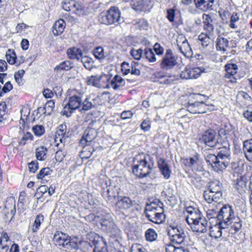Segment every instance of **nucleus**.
<instances>
[{"label": "nucleus", "instance_id": "nucleus-7", "mask_svg": "<svg viewBox=\"0 0 252 252\" xmlns=\"http://www.w3.org/2000/svg\"><path fill=\"white\" fill-rule=\"evenodd\" d=\"M82 102V96L80 95H73L69 98L68 103L64 107L62 113L67 117L71 116L73 111L80 109Z\"/></svg>", "mask_w": 252, "mask_h": 252}, {"label": "nucleus", "instance_id": "nucleus-35", "mask_svg": "<svg viewBox=\"0 0 252 252\" xmlns=\"http://www.w3.org/2000/svg\"><path fill=\"white\" fill-rule=\"evenodd\" d=\"M145 236L147 241L153 242L157 240L158 234L153 228H149L145 232Z\"/></svg>", "mask_w": 252, "mask_h": 252}, {"label": "nucleus", "instance_id": "nucleus-62", "mask_svg": "<svg viewBox=\"0 0 252 252\" xmlns=\"http://www.w3.org/2000/svg\"><path fill=\"white\" fill-rule=\"evenodd\" d=\"M141 128L144 131H148L150 129L151 123L150 120L147 118L144 120L140 125Z\"/></svg>", "mask_w": 252, "mask_h": 252}, {"label": "nucleus", "instance_id": "nucleus-56", "mask_svg": "<svg viewBox=\"0 0 252 252\" xmlns=\"http://www.w3.org/2000/svg\"><path fill=\"white\" fill-rule=\"evenodd\" d=\"M130 55L137 60H139L143 58V50L140 48L139 49H132L130 52Z\"/></svg>", "mask_w": 252, "mask_h": 252}, {"label": "nucleus", "instance_id": "nucleus-20", "mask_svg": "<svg viewBox=\"0 0 252 252\" xmlns=\"http://www.w3.org/2000/svg\"><path fill=\"white\" fill-rule=\"evenodd\" d=\"M229 41L227 39L220 35H218L216 41V48L217 51H222L223 53L226 51L228 46Z\"/></svg>", "mask_w": 252, "mask_h": 252}, {"label": "nucleus", "instance_id": "nucleus-61", "mask_svg": "<svg viewBox=\"0 0 252 252\" xmlns=\"http://www.w3.org/2000/svg\"><path fill=\"white\" fill-rule=\"evenodd\" d=\"M243 151L244 152L252 151V138L244 141Z\"/></svg>", "mask_w": 252, "mask_h": 252}, {"label": "nucleus", "instance_id": "nucleus-1", "mask_svg": "<svg viewBox=\"0 0 252 252\" xmlns=\"http://www.w3.org/2000/svg\"><path fill=\"white\" fill-rule=\"evenodd\" d=\"M132 173L139 178H144L149 175L154 167L153 157L144 153L137 155L133 159Z\"/></svg>", "mask_w": 252, "mask_h": 252}, {"label": "nucleus", "instance_id": "nucleus-6", "mask_svg": "<svg viewBox=\"0 0 252 252\" xmlns=\"http://www.w3.org/2000/svg\"><path fill=\"white\" fill-rule=\"evenodd\" d=\"M219 151L217 154L219 160L220 161L223 170L227 167L230 161V144L227 141L221 143V146L218 147Z\"/></svg>", "mask_w": 252, "mask_h": 252}, {"label": "nucleus", "instance_id": "nucleus-42", "mask_svg": "<svg viewBox=\"0 0 252 252\" xmlns=\"http://www.w3.org/2000/svg\"><path fill=\"white\" fill-rule=\"evenodd\" d=\"M47 149L44 147H39L36 149V157L38 160H44Z\"/></svg>", "mask_w": 252, "mask_h": 252}, {"label": "nucleus", "instance_id": "nucleus-33", "mask_svg": "<svg viewBox=\"0 0 252 252\" xmlns=\"http://www.w3.org/2000/svg\"><path fill=\"white\" fill-rule=\"evenodd\" d=\"M186 234L185 231H182L181 233H179L175 236H171L170 237L171 241L176 244H183L185 239Z\"/></svg>", "mask_w": 252, "mask_h": 252}, {"label": "nucleus", "instance_id": "nucleus-13", "mask_svg": "<svg viewBox=\"0 0 252 252\" xmlns=\"http://www.w3.org/2000/svg\"><path fill=\"white\" fill-rule=\"evenodd\" d=\"M97 132L96 130L93 128L88 127L85 130L81 140L80 143L82 145H87L94 140L96 137Z\"/></svg>", "mask_w": 252, "mask_h": 252}, {"label": "nucleus", "instance_id": "nucleus-37", "mask_svg": "<svg viewBox=\"0 0 252 252\" xmlns=\"http://www.w3.org/2000/svg\"><path fill=\"white\" fill-rule=\"evenodd\" d=\"M80 61L87 69L90 70L94 66V61L93 59L88 56L83 57Z\"/></svg>", "mask_w": 252, "mask_h": 252}, {"label": "nucleus", "instance_id": "nucleus-64", "mask_svg": "<svg viewBox=\"0 0 252 252\" xmlns=\"http://www.w3.org/2000/svg\"><path fill=\"white\" fill-rule=\"evenodd\" d=\"M153 49L158 55H162L164 52V48L158 43L155 44Z\"/></svg>", "mask_w": 252, "mask_h": 252}, {"label": "nucleus", "instance_id": "nucleus-47", "mask_svg": "<svg viewBox=\"0 0 252 252\" xmlns=\"http://www.w3.org/2000/svg\"><path fill=\"white\" fill-rule=\"evenodd\" d=\"M139 65V63L138 62H132L131 63L130 72L131 74L136 76H139L141 74Z\"/></svg>", "mask_w": 252, "mask_h": 252}, {"label": "nucleus", "instance_id": "nucleus-19", "mask_svg": "<svg viewBox=\"0 0 252 252\" xmlns=\"http://www.w3.org/2000/svg\"><path fill=\"white\" fill-rule=\"evenodd\" d=\"M203 23L204 24V29L210 34H213L214 31V26L212 24L213 20L211 17L206 14L202 15Z\"/></svg>", "mask_w": 252, "mask_h": 252}, {"label": "nucleus", "instance_id": "nucleus-44", "mask_svg": "<svg viewBox=\"0 0 252 252\" xmlns=\"http://www.w3.org/2000/svg\"><path fill=\"white\" fill-rule=\"evenodd\" d=\"M6 58L7 62L11 64H14L16 63L17 56L15 52L11 49H8L6 54Z\"/></svg>", "mask_w": 252, "mask_h": 252}, {"label": "nucleus", "instance_id": "nucleus-4", "mask_svg": "<svg viewBox=\"0 0 252 252\" xmlns=\"http://www.w3.org/2000/svg\"><path fill=\"white\" fill-rule=\"evenodd\" d=\"M186 211L188 214L186 218L187 222L190 225L191 229L198 231V220H200L202 225L206 222V218L204 217L200 211L196 208L192 206H189L186 208Z\"/></svg>", "mask_w": 252, "mask_h": 252}, {"label": "nucleus", "instance_id": "nucleus-55", "mask_svg": "<svg viewBox=\"0 0 252 252\" xmlns=\"http://www.w3.org/2000/svg\"><path fill=\"white\" fill-rule=\"evenodd\" d=\"M225 70L228 73L235 74L238 70V66L235 63H227L225 65Z\"/></svg>", "mask_w": 252, "mask_h": 252}, {"label": "nucleus", "instance_id": "nucleus-57", "mask_svg": "<svg viewBox=\"0 0 252 252\" xmlns=\"http://www.w3.org/2000/svg\"><path fill=\"white\" fill-rule=\"evenodd\" d=\"M190 71L191 73L193 72V78H197L200 76L201 73L206 72V68L203 66L194 67L190 69Z\"/></svg>", "mask_w": 252, "mask_h": 252}, {"label": "nucleus", "instance_id": "nucleus-40", "mask_svg": "<svg viewBox=\"0 0 252 252\" xmlns=\"http://www.w3.org/2000/svg\"><path fill=\"white\" fill-rule=\"evenodd\" d=\"M235 188L239 192L244 191L245 189L247 188V182L246 179L244 178L237 179V182L235 183Z\"/></svg>", "mask_w": 252, "mask_h": 252}, {"label": "nucleus", "instance_id": "nucleus-43", "mask_svg": "<svg viewBox=\"0 0 252 252\" xmlns=\"http://www.w3.org/2000/svg\"><path fill=\"white\" fill-rule=\"evenodd\" d=\"M55 107V102L53 100L48 101L44 107H43L42 112H47V115L50 116L53 111Z\"/></svg>", "mask_w": 252, "mask_h": 252}, {"label": "nucleus", "instance_id": "nucleus-50", "mask_svg": "<svg viewBox=\"0 0 252 252\" xmlns=\"http://www.w3.org/2000/svg\"><path fill=\"white\" fill-rule=\"evenodd\" d=\"M93 53L95 58L99 60H103L105 58L104 50L100 46L95 48L93 51Z\"/></svg>", "mask_w": 252, "mask_h": 252}, {"label": "nucleus", "instance_id": "nucleus-8", "mask_svg": "<svg viewBox=\"0 0 252 252\" xmlns=\"http://www.w3.org/2000/svg\"><path fill=\"white\" fill-rule=\"evenodd\" d=\"M220 136L217 132L213 129H209L205 131L199 138V141L206 146L214 147L220 145L218 137Z\"/></svg>", "mask_w": 252, "mask_h": 252}, {"label": "nucleus", "instance_id": "nucleus-29", "mask_svg": "<svg viewBox=\"0 0 252 252\" xmlns=\"http://www.w3.org/2000/svg\"><path fill=\"white\" fill-rule=\"evenodd\" d=\"M100 224L102 226L105 227V229L110 232H111L112 229H114L115 226L113 219L110 216H107V218L101 219L100 220Z\"/></svg>", "mask_w": 252, "mask_h": 252}, {"label": "nucleus", "instance_id": "nucleus-48", "mask_svg": "<svg viewBox=\"0 0 252 252\" xmlns=\"http://www.w3.org/2000/svg\"><path fill=\"white\" fill-rule=\"evenodd\" d=\"M100 79V77L97 75H92L87 77L86 82L88 85L96 86L98 84Z\"/></svg>", "mask_w": 252, "mask_h": 252}, {"label": "nucleus", "instance_id": "nucleus-58", "mask_svg": "<svg viewBox=\"0 0 252 252\" xmlns=\"http://www.w3.org/2000/svg\"><path fill=\"white\" fill-rule=\"evenodd\" d=\"M193 72L191 73L190 69H187L182 71L180 74V78L183 79H189L193 78Z\"/></svg>", "mask_w": 252, "mask_h": 252}, {"label": "nucleus", "instance_id": "nucleus-27", "mask_svg": "<svg viewBox=\"0 0 252 252\" xmlns=\"http://www.w3.org/2000/svg\"><path fill=\"white\" fill-rule=\"evenodd\" d=\"M74 67V65L72 62L70 61H64L57 65L55 67L54 70L57 72L62 70L68 71Z\"/></svg>", "mask_w": 252, "mask_h": 252}, {"label": "nucleus", "instance_id": "nucleus-3", "mask_svg": "<svg viewBox=\"0 0 252 252\" xmlns=\"http://www.w3.org/2000/svg\"><path fill=\"white\" fill-rule=\"evenodd\" d=\"M222 185L218 180H215L209 183V191H205L203 196L205 200L209 204L217 203L222 199Z\"/></svg>", "mask_w": 252, "mask_h": 252}, {"label": "nucleus", "instance_id": "nucleus-46", "mask_svg": "<svg viewBox=\"0 0 252 252\" xmlns=\"http://www.w3.org/2000/svg\"><path fill=\"white\" fill-rule=\"evenodd\" d=\"M182 231H184L181 226H170L168 230V234L169 237L171 236H175L178 234L179 233H181Z\"/></svg>", "mask_w": 252, "mask_h": 252}, {"label": "nucleus", "instance_id": "nucleus-16", "mask_svg": "<svg viewBox=\"0 0 252 252\" xmlns=\"http://www.w3.org/2000/svg\"><path fill=\"white\" fill-rule=\"evenodd\" d=\"M93 244L94 247L93 252H108L106 242L99 236H96L94 238Z\"/></svg>", "mask_w": 252, "mask_h": 252}, {"label": "nucleus", "instance_id": "nucleus-26", "mask_svg": "<svg viewBox=\"0 0 252 252\" xmlns=\"http://www.w3.org/2000/svg\"><path fill=\"white\" fill-rule=\"evenodd\" d=\"M125 81L120 76L116 75L112 80L110 85L115 90H120L125 85Z\"/></svg>", "mask_w": 252, "mask_h": 252}, {"label": "nucleus", "instance_id": "nucleus-53", "mask_svg": "<svg viewBox=\"0 0 252 252\" xmlns=\"http://www.w3.org/2000/svg\"><path fill=\"white\" fill-rule=\"evenodd\" d=\"M235 220L233 222V224L231 225V228L232 230L234 232H231V233H235L238 232L242 226V220L239 218L234 219Z\"/></svg>", "mask_w": 252, "mask_h": 252}, {"label": "nucleus", "instance_id": "nucleus-5", "mask_svg": "<svg viewBox=\"0 0 252 252\" xmlns=\"http://www.w3.org/2000/svg\"><path fill=\"white\" fill-rule=\"evenodd\" d=\"M235 219V215L232 207L229 205H222L219 207L218 213V221L221 227H227L231 223V220Z\"/></svg>", "mask_w": 252, "mask_h": 252}, {"label": "nucleus", "instance_id": "nucleus-54", "mask_svg": "<svg viewBox=\"0 0 252 252\" xmlns=\"http://www.w3.org/2000/svg\"><path fill=\"white\" fill-rule=\"evenodd\" d=\"M85 11V6L82 3L75 1L73 12L78 15H81L84 14Z\"/></svg>", "mask_w": 252, "mask_h": 252}, {"label": "nucleus", "instance_id": "nucleus-31", "mask_svg": "<svg viewBox=\"0 0 252 252\" xmlns=\"http://www.w3.org/2000/svg\"><path fill=\"white\" fill-rule=\"evenodd\" d=\"M210 35L211 34L207 32V33L202 32L198 36V39L203 47H207L210 44L211 40Z\"/></svg>", "mask_w": 252, "mask_h": 252}, {"label": "nucleus", "instance_id": "nucleus-51", "mask_svg": "<svg viewBox=\"0 0 252 252\" xmlns=\"http://www.w3.org/2000/svg\"><path fill=\"white\" fill-rule=\"evenodd\" d=\"M75 0H66L63 2V8L66 11H73L74 5H75Z\"/></svg>", "mask_w": 252, "mask_h": 252}, {"label": "nucleus", "instance_id": "nucleus-11", "mask_svg": "<svg viewBox=\"0 0 252 252\" xmlns=\"http://www.w3.org/2000/svg\"><path fill=\"white\" fill-rule=\"evenodd\" d=\"M158 166L163 178L167 180L170 178L171 170L169 165L164 158L157 159Z\"/></svg>", "mask_w": 252, "mask_h": 252}, {"label": "nucleus", "instance_id": "nucleus-30", "mask_svg": "<svg viewBox=\"0 0 252 252\" xmlns=\"http://www.w3.org/2000/svg\"><path fill=\"white\" fill-rule=\"evenodd\" d=\"M66 126L61 125L59 127L58 130L56 132L55 135V141H59L61 143L63 142V140H65V135L66 133Z\"/></svg>", "mask_w": 252, "mask_h": 252}, {"label": "nucleus", "instance_id": "nucleus-14", "mask_svg": "<svg viewBox=\"0 0 252 252\" xmlns=\"http://www.w3.org/2000/svg\"><path fill=\"white\" fill-rule=\"evenodd\" d=\"M134 202V200H131L127 196H117V202L115 205L121 209L127 210L130 209Z\"/></svg>", "mask_w": 252, "mask_h": 252}, {"label": "nucleus", "instance_id": "nucleus-52", "mask_svg": "<svg viewBox=\"0 0 252 252\" xmlns=\"http://www.w3.org/2000/svg\"><path fill=\"white\" fill-rule=\"evenodd\" d=\"M51 172L52 170L49 167L43 168L40 170L39 173L37 175V179H41L43 181L42 183H44L43 182L44 178L46 176L50 175Z\"/></svg>", "mask_w": 252, "mask_h": 252}, {"label": "nucleus", "instance_id": "nucleus-32", "mask_svg": "<svg viewBox=\"0 0 252 252\" xmlns=\"http://www.w3.org/2000/svg\"><path fill=\"white\" fill-rule=\"evenodd\" d=\"M143 58H145L150 63H154L157 61L156 55L153 49L150 48L145 49Z\"/></svg>", "mask_w": 252, "mask_h": 252}, {"label": "nucleus", "instance_id": "nucleus-10", "mask_svg": "<svg viewBox=\"0 0 252 252\" xmlns=\"http://www.w3.org/2000/svg\"><path fill=\"white\" fill-rule=\"evenodd\" d=\"M209 109L208 106L203 101H195L191 102L189 101L188 110L192 114H203L206 113Z\"/></svg>", "mask_w": 252, "mask_h": 252}, {"label": "nucleus", "instance_id": "nucleus-63", "mask_svg": "<svg viewBox=\"0 0 252 252\" xmlns=\"http://www.w3.org/2000/svg\"><path fill=\"white\" fill-rule=\"evenodd\" d=\"M121 70L124 75H127L130 72V67L129 63L126 62H124L121 64Z\"/></svg>", "mask_w": 252, "mask_h": 252}, {"label": "nucleus", "instance_id": "nucleus-39", "mask_svg": "<svg viewBox=\"0 0 252 252\" xmlns=\"http://www.w3.org/2000/svg\"><path fill=\"white\" fill-rule=\"evenodd\" d=\"M63 247L66 250L70 251L77 249L78 245L76 242L71 240L70 237L69 236L68 238H67V241H66Z\"/></svg>", "mask_w": 252, "mask_h": 252}, {"label": "nucleus", "instance_id": "nucleus-41", "mask_svg": "<svg viewBox=\"0 0 252 252\" xmlns=\"http://www.w3.org/2000/svg\"><path fill=\"white\" fill-rule=\"evenodd\" d=\"M158 212V210H155L153 207H146L144 210V213L146 218L149 220L151 221V220H153V218L156 216V214Z\"/></svg>", "mask_w": 252, "mask_h": 252}, {"label": "nucleus", "instance_id": "nucleus-34", "mask_svg": "<svg viewBox=\"0 0 252 252\" xmlns=\"http://www.w3.org/2000/svg\"><path fill=\"white\" fill-rule=\"evenodd\" d=\"M134 25L135 26L136 28H138L140 31L141 30H148L149 26V23L147 20L144 19H140L135 21Z\"/></svg>", "mask_w": 252, "mask_h": 252}, {"label": "nucleus", "instance_id": "nucleus-15", "mask_svg": "<svg viewBox=\"0 0 252 252\" xmlns=\"http://www.w3.org/2000/svg\"><path fill=\"white\" fill-rule=\"evenodd\" d=\"M194 2L196 7L203 11L213 9L214 0H194Z\"/></svg>", "mask_w": 252, "mask_h": 252}, {"label": "nucleus", "instance_id": "nucleus-36", "mask_svg": "<svg viewBox=\"0 0 252 252\" xmlns=\"http://www.w3.org/2000/svg\"><path fill=\"white\" fill-rule=\"evenodd\" d=\"M44 220V216L41 214L37 215L34 220L32 231L33 233H36L39 229L41 223Z\"/></svg>", "mask_w": 252, "mask_h": 252}, {"label": "nucleus", "instance_id": "nucleus-9", "mask_svg": "<svg viewBox=\"0 0 252 252\" xmlns=\"http://www.w3.org/2000/svg\"><path fill=\"white\" fill-rule=\"evenodd\" d=\"M177 63L172 50L168 49L163 56L160 63V67L163 70H168L172 68Z\"/></svg>", "mask_w": 252, "mask_h": 252}, {"label": "nucleus", "instance_id": "nucleus-28", "mask_svg": "<svg viewBox=\"0 0 252 252\" xmlns=\"http://www.w3.org/2000/svg\"><path fill=\"white\" fill-rule=\"evenodd\" d=\"M137 6L140 10L149 11L153 7V4L151 0H139L137 2Z\"/></svg>", "mask_w": 252, "mask_h": 252}, {"label": "nucleus", "instance_id": "nucleus-21", "mask_svg": "<svg viewBox=\"0 0 252 252\" xmlns=\"http://www.w3.org/2000/svg\"><path fill=\"white\" fill-rule=\"evenodd\" d=\"M210 236L215 239L220 238L222 235V229H224L227 227H221L220 222H217L214 226H210Z\"/></svg>", "mask_w": 252, "mask_h": 252}, {"label": "nucleus", "instance_id": "nucleus-25", "mask_svg": "<svg viewBox=\"0 0 252 252\" xmlns=\"http://www.w3.org/2000/svg\"><path fill=\"white\" fill-rule=\"evenodd\" d=\"M65 26L64 21L60 19L56 21L53 26V32L55 35L61 34L64 31Z\"/></svg>", "mask_w": 252, "mask_h": 252}, {"label": "nucleus", "instance_id": "nucleus-60", "mask_svg": "<svg viewBox=\"0 0 252 252\" xmlns=\"http://www.w3.org/2000/svg\"><path fill=\"white\" fill-rule=\"evenodd\" d=\"M201 177L199 176H191L190 177V182L192 186L196 188L201 186Z\"/></svg>", "mask_w": 252, "mask_h": 252}, {"label": "nucleus", "instance_id": "nucleus-59", "mask_svg": "<svg viewBox=\"0 0 252 252\" xmlns=\"http://www.w3.org/2000/svg\"><path fill=\"white\" fill-rule=\"evenodd\" d=\"M206 224L204 223V225H203L200 220H198V231H197V230H195L194 229H192L193 231L198 233H205L207 230V227L208 226V222L206 220Z\"/></svg>", "mask_w": 252, "mask_h": 252}, {"label": "nucleus", "instance_id": "nucleus-24", "mask_svg": "<svg viewBox=\"0 0 252 252\" xmlns=\"http://www.w3.org/2000/svg\"><path fill=\"white\" fill-rule=\"evenodd\" d=\"M220 202V201H219L217 203L214 202L212 204V208L209 209L206 212L207 216L209 220L214 219L218 221V213L219 211V207L221 206Z\"/></svg>", "mask_w": 252, "mask_h": 252}, {"label": "nucleus", "instance_id": "nucleus-2", "mask_svg": "<svg viewBox=\"0 0 252 252\" xmlns=\"http://www.w3.org/2000/svg\"><path fill=\"white\" fill-rule=\"evenodd\" d=\"M98 21L106 25H115L116 26L124 22L121 12L118 7L111 6L106 12H101L98 17Z\"/></svg>", "mask_w": 252, "mask_h": 252}, {"label": "nucleus", "instance_id": "nucleus-22", "mask_svg": "<svg viewBox=\"0 0 252 252\" xmlns=\"http://www.w3.org/2000/svg\"><path fill=\"white\" fill-rule=\"evenodd\" d=\"M179 50L185 57L190 58L193 55V52L186 39L182 42V44L178 45Z\"/></svg>", "mask_w": 252, "mask_h": 252}, {"label": "nucleus", "instance_id": "nucleus-45", "mask_svg": "<svg viewBox=\"0 0 252 252\" xmlns=\"http://www.w3.org/2000/svg\"><path fill=\"white\" fill-rule=\"evenodd\" d=\"M94 106V105L89 100V98H86L84 101L82 100V102L81 103V109L80 108V111H86L91 109Z\"/></svg>", "mask_w": 252, "mask_h": 252}, {"label": "nucleus", "instance_id": "nucleus-17", "mask_svg": "<svg viewBox=\"0 0 252 252\" xmlns=\"http://www.w3.org/2000/svg\"><path fill=\"white\" fill-rule=\"evenodd\" d=\"M191 168L192 170L202 171L203 170V162L198 154H196L190 158Z\"/></svg>", "mask_w": 252, "mask_h": 252}, {"label": "nucleus", "instance_id": "nucleus-12", "mask_svg": "<svg viewBox=\"0 0 252 252\" xmlns=\"http://www.w3.org/2000/svg\"><path fill=\"white\" fill-rule=\"evenodd\" d=\"M206 162L208 165H210L214 171L219 172L223 170L220 161L217 155L215 154H208L204 157Z\"/></svg>", "mask_w": 252, "mask_h": 252}, {"label": "nucleus", "instance_id": "nucleus-18", "mask_svg": "<svg viewBox=\"0 0 252 252\" xmlns=\"http://www.w3.org/2000/svg\"><path fill=\"white\" fill-rule=\"evenodd\" d=\"M117 194L118 192L116 191L115 188L109 187L106 191H103L102 196L107 202L114 203L116 197L117 198Z\"/></svg>", "mask_w": 252, "mask_h": 252}, {"label": "nucleus", "instance_id": "nucleus-38", "mask_svg": "<svg viewBox=\"0 0 252 252\" xmlns=\"http://www.w3.org/2000/svg\"><path fill=\"white\" fill-rule=\"evenodd\" d=\"M163 208H162V211H158L156 216L154 217L153 220H151V221L158 224L162 222L165 219V215L163 214Z\"/></svg>", "mask_w": 252, "mask_h": 252}, {"label": "nucleus", "instance_id": "nucleus-23", "mask_svg": "<svg viewBox=\"0 0 252 252\" xmlns=\"http://www.w3.org/2000/svg\"><path fill=\"white\" fill-rule=\"evenodd\" d=\"M68 235L61 231H57L54 235V241L56 245L63 247L66 241H67Z\"/></svg>", "mask_w": 252, "mask_h": 252}, {"label": "nucleus", "instance_id": "nucleus-49", "mask_svg": "<svg viewBox=\"0 0 252 252\" xmlns=\"http://www.w3.org/2000/svg\"><path fill=\"white\" fill-rule=\"evenodd\" d=\"M32 130L34 135L38 137H40L45 133V128L42 125H36L33 126Z\"/></svg>", "mask_w": 252, "mask_h": 252}]
</instances>
